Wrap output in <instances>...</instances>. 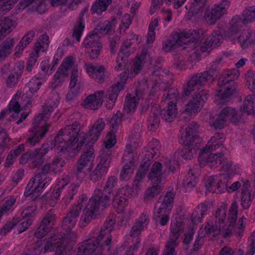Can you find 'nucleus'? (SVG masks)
<instances>
[{
	"instance_id": "680f3d73",
	"label": "nucleus",
	"mask_w": 255,
	"mask_h": 255,
	"mask_svg": "<svg viewBox=\"0 0 255 255\" xmlns=\"http://www.w3.org/2000/svg\"><path fill=\"white\" fill-rule=\"evenodd\" d=\"M242 14L245 21L249 22L255 21V5L246 7L242 11Z\"/></svg>"
},
{
	"instance_id": "69168bd1",
	"label": "nucleus",
	"mask_w": 255,
	"mask_h": 255,
	"mask_svg": "<svg viewBox=\"0 0 255 255\" xmlns=\"http://www.w3.org/2000/svg\"><path fill=\"white\" fill-rule=\"evenodd\" d=\"M245 78L248 88L255 94V71H248Z\"/></svg>"
},
{
	"instance_id": "a18cd8bd",
	"label": "nucleus",
	"mask_w": 255,
	"mask_h": 255,
	"mask_svg": "<svg viewBox=\"0 0 255 255\" xmlns=\"http://www.w3.org/2000/svg\"><path fill=\"white\" fill-rule=\"evenodd\" d=\"M227 205L223 204L216 210L213 215L214 221L222 227L224 225L227 217Z\"/></svg>"
},
{
	"instance_id": "c85d7f7f",
	"label": "nucleus",
	"mask_w": 255,
	"mask_h": 255,
	"mask_svg": "<svg viewBox=\"0 0 255 255\" xmlns=\"http://www.w3.org/2000/svg\"><path fill=\"white\" fill-rule=\"evenodd\" d=\"M223 40V36L220 31H214L207 40L204 42L205 46L200 45V51L202 52H206L211 47H216L220 45ZM197 48V47H196Z\"/></svg>"
},
{
	"instance_id": "412c9836",
	"label": "nucleus",
	"mask_w": 255,
	"mask_h": 255,
	"mask_svg": "<svg viewBox=\"0 0 255 255\" xmlns=\"http://www.w3.org/2000/svg\"><path fill=\"white\" fill-rule=\"evenodd\" d=\"M105 94V91L100 90L89 95L82 104L85 108L91 110H97L103 103V98Z\"/></svg>"
},
{
	"instance_id": "c9c22d12",
	"label": "nucleus",
	"mask_w": 255,
	"mask_h": 255,
	"mask_svg": "<svg viewBox=\"0 0 255 255\" xmlns=\"http://www.w3.org/2000/svg\"><path fill=\"white\" fill-rule=\"evenodd\" d=\"M13 38L8 37L0 44V60H4L12 52L15 44Z\"/></svg>"
},
{
	"instance_id": "a878e982",
	"label": "nucleus",
	"mask_w": 255,
	"mask_h": 255,
	"mask_svg": "<svg viewBox=\"0 0 255 255\" xmlns=\"http://www.w3.org/2000/svg\"><path fill=\"white\" fill-rule=\"evenodd\" d=\"M80 213V208L73 206L67 216L63 219L62 227L65 231H71L75 226Z\"/></svg>"
},
{
	"instance_id": "20e7f679",
	"label": "nucleus",
	"mask_w": 255,
	"mask_h": 255,
	"mask_svg": "<svg viewBox=\"0 0 255 255\" xmlns=\"http://www.w3.org/2000/svg\"><path fill=\"white\" fill-rule=\"evenodd\" d=\"M239 71L237 69L225 70L219 78L218 85L219 88L225 87V90L222 93V90H219V95L223 99H229L236 92L237 85L234 82L239 77Z\"/></svg>"
},
{
	"instance_id": "8fccbe9b",
	"label": "nucleus",
	"mask_w": 255,
	"mask_h": 255,
	"mask_svg": "<svg viewBox=\"0 0 255 255\" xmlns=\"http://www.w3.org/2000/svg\"><path fill=\"white\" fill-rule=\"evenodd\" d=\"M138 100L136 97L134 96L128 97H126L125 106L124 107V112L125 114H132L136 110L138 103Z\"/></svg>"
},
{
	"instance_id": "aec40b11",
	"label": "nucleus",
	"mask_w": 255,
	"mask_h": 255,
	"mask_svg": "<svg viewBox=\"0 0 255 255\" xmlns=\"http://www.w3.org/2000/svg\"><path fill=\"white\" fill-rule=\"evenodd\" d=\"M86 67L88 73L98 83H103L109 77V72L102 65L89 64Z\"/></svg>"
},
{
	"instance_id": "052dcab7",
	"label": "nucleus",
	"mask_w": 255,
	"mask_h": 255,
	"mask_svg": "<svg viewBox=\"0 0 255 255\" xmlns=\"http://www.w3.org/2000/svg\"><path fill=\"white\" fill-rule=\"evenodd\" d=\"M178 96V91L175 88H170L167 91H165L163 95L164 102L168 101V103L175 104Z\"/></svg>"
},
{
	"instance_id": "6e6d98bb",
	"label": "nucleus",
	"mask_w": 255,
	"mask_h": 255,
	"mask_svg": "<svg viewBox=\"0 0 255 255\" xmlns=\"http://www.w3.org/2000/svg\"><path fill=\"white\" fill-rule=\"evenodd\" d=\"M253 196L251 192H241L240 204L244 210H248L251 206L253 200Z\"/></svg>"
},
{
	"instance_id": "c03bdc74",
	"label": "nucleus",
	"mask_w": 255,
	"mask_h": 255,
	"mask_svg": "<svg viewBox=\"0 0 255 255\" xmlns=\"http://www.w3.org/2000/svg\"><path fill=\"white\" fill-rule=\"evenodd\" d=\"M112 0H97L93 4L91 10L92 14L100 15L107 10Z\"/></svg>"
},
{
	"instance_id": "2f4dec72",
	"label": "nucleus",
	"mask_w": 255,
	"mask_h": 255,
	"mask_svg": "<svg viewBox=\"0 0 255 255\" xmlns=\"http://www.w3.org/2000/svg\"><path fill=\"white\" fill-rule=\"evenodd\" d=\"M225 140L224 134L222 133L217 132L210 138L208 141V144L203 149L212 151L216 150L220 147H222V149L226 150V148L222 146V143Z\"/></svg>"
},
{
	"instance_id": "c756f323",
	"label": "nucleus",
	"mask_w": 255,
	"mask_h": 255,
	"mask_svg": "<svg viewBox=\"0 0 255 255\" xmlns=\"http://www.w3.org/2000/svg\"><path fill=\"white\" fill-rule=\"evenodd\" d=\"M219 114L221 117L226 120V122L237 123L240 119L237 111L229 106H224L221 107Z\"/></svg>"
},
{
	"instance_id": "ddd939ff",
	"label": "nucleus",
	"mask_w": 255,
	"mask_h": 255,
	"mask_svg": "<svg viewBox=\"0 0 255 255\" xmlns=\"http://www.w3.org/2000/svg\"><path fill=\"white\" fill-rule=\"evenodd\" d=\"M33 128L31 133L27 139L26 144L32 146H35L36 143L39 142L40 140L43 138L48 131L46 126H45V122L41 121L36 122L35 118L33 122Z\"/></svg>"
},
{
	"instance_id": "f03ea898",
	"label": "nucleus",
	"mask_w": 255,
	"mask_h": 255,
	"mask_svg": "<svg viewBox=\"0 0 255 255\" xmlns=\"http://www.w3.org/2000/svg\"><path fill=\"white\" fill-rule=\"evenodd\" d=\"M110 199L108 195H103L101 189H96L81 217V225L85 226L92 220L95 219L98 214L100 204L104 207H108L110 205Z\"/></svg>"
},
{
	"instance_id": "7c9ffc66",
	"label": "nucleus",
	"mask_w": 255,
	"mask_h": 255,
	"mask_svg": "<svg viewBox=\"0 0 255 255\" xmlns=\"http://www.w3.org/2000/svg\"><path fill=\"white\" fill-rule=\"evenodd\" d=\"M131 190L130 188L120 189L114 195L113 198V203L114 207H122L131 195Z\"/></svg>"
},
{
	"instance_id": "4468645a",
	"label": "nucleus",
	"mask_w": 255,
	"mask_h": 255,
	"mask_svg": "<svg viewBox=\"0 0 255 255\" xmlns=\"http://www.w3.org/2000/svg\"><path fill=\"white\" fill-rule=\"evenodd\" d=\"M227 176L223 175L212 176L207 178L205 186L207 190L212 193H223L228 185V181L225 179Z\"/></svg>"
},
{
	"instance_id": "39448f33",
	"label": "nucleus",
	"mask_w": 255,
	"mask_h": 255,
	"mask_svg": "<svg viewBox=\"0 0 255 255\" xmlns=\"http://www.w3.org/2000/svg\"><path fill=\"white\" fill-rule=\"evenodd\" d=\"M105 127V123L103 119H98L92 126L88 134L85 132L79 133L78 140L79 143L77 144L76 149L80 150L83 147H86L87 144L93 143L96 141Z\"/></svg>"
},
{
	"instance_id": "774afa93",
	"label": "nucleus",
	"mask_w": 255,
	"mask_h": 255,
	"mask_svg": "<svg viewBox=\"0 0 255 255\" xmlns=\"http://www.w3.org/2000/svg\"><path fill=\"white\" fill-rule=\"evenodd\" d=\"M55 255H70V250L69 248L65 246L61 240L57 241V244L56 249L54 250Z\"/></svg>"
},
{
	"instance_id": "cd10ccee",
	"label": "nucleus",
	"mask_w": 255,
	"mask_h": 255,
	"mask_svg": "<svg viewBox=\"0 0 255 255\" xmlns=\"http://www.w3.org/2000/svg\"><path fill=\"white\" fill-rule=\"evenodd\" d=\"M29 6L39 13H43L47 9L45 0H21L17 7L18 9L22 10Z\"/></svg>"
},
{
	"instance_id": "f8f14e48",
	"label": "nucleus",
	"mask_w": 255,
	"mask_h": 255,
	"mask_svg": "<svg viewBox=\"0 0 255 255\" xmlns=\"http://www.w3.org/2000/svg\"><path fill=\"white\" fill-rule=\"evenodd\" d=\"M149 223V214L147 212H143L136 220L131 228L129 235L131 237L136 238L134 243L133 250H137L140 244L138 236L146 228Z\"/></svg>"
},
{
	"instance_id": "393cba45",
	"label": "nucleus",
	"mask_w": 255,
	"mask_h": 255,
	"mask_svg": "<svg viewBox=\"0 0 255 255\" xmlns=\"http://www.w3.org/2000/svg\"><path fill=\"white\" fill-rule=\"evenodd\" d=\"M33 221V219H26L20 224H17L19 222V220L18 219L14 218L10 222L6 224L0 230V235H5L7 232L10 231L16 225H17L18 233L20 234L28 228V227L32 224Z\"/></svg>"
},
{
	"instance_id": "ea45409f",
	"label": "nucleus",
	"mask_w": 255,
	"mask_h": 255,
	"mask_svg": "<svg viewBox=\"0 0 255 255\" xmlns=\"http://www.w3.org/2000/svg\"><path fill=\"white\" fill-rule=\"evenodd\" d=\"M145 55L146 53L142 52V54L130 64V67L128 69L130 73V79L133 78L142 69L144 64L143 60Z\"/></svg>"
},
{
	"instance_id": "b1692460",
	"label": "nucleus",
	"mask_w": 255,
	"mask_h": 255,
	"mask_svg": "<svg viewBox=\"0 0 255 255\" xmlns=\"http://www.w3.org/2000/svg\"><path fill=\"white\" fill-rule=\"evenodd\" d=\"M49 147L48 144H43L39 148L35 149L30 152V168H35L41 165L45 160L44 156L48 152Z\"/></svg>"
},
{
	"instance_id": "603ef678",
	"label": "nucleus",
	"mask_w": 255,
	"mask_h": 255,
	"mask_svg": "<svg viewBox=\"0 0 255 255\" xmlns=\"http://www.w3.org/2000/svg\"><path fill=\"white\" fill-rule=\"evenodd\" d=\"M135 97L141 99L147 93L148 85L145 80H142L135 83Z\"/></svg>"
},
{
	"instance_id": "473e14b6",
	"label": "nucleus",
	"mask_w": 255,
	"mask_h": 255,
	"mask_svg": "<svg viewBox=\"0 0 255 255\" xmlns=\"http://www.w3.org/2000/svg\"><path fill=\"white\" fill-rule=\"evenodd\" d=\"M16 25V21L9 17L0 20V40L10 33Z\"/></svg>"
},
{
	"instance_id": "f257e3e1",
	"label": "nucleus",
	"mask_w": 255,
	"mask_h": 255,
	"mask_svg": "<svg viewBox=\"0 0 255 255\" xmlns=\"http://www.w3.org/2000/svg\"><path fill=\"white\" fill-rule=\"evenodd\" d=\"M80 126L79 122H75L72 125H67L63 129H61L51 143L58 153L64 152L67 150L70 144L79 143V132Z\"/></svg>"
},
{
	"instance_id": "4c0bfd02",
	"label": "nucleus",
	"mask_w": 255,
	"mask_h": 255,
	"mask_svg": "<svg viewBox=\"0 0 255 255\" xmlns=\"http://www.w3.org/2000/svg\"><path fill=\"white\" fill-rule=\"evenodd\" d=\"M177 114L176 105L169 103H168L167 106L160 112L162 119L167 122H172L176 118Z\"/></svg>"
},
{
	"instance_id": "49530a36",
	"label": "nucleus",
	"mask_w": 255,
	"mask_h": 255,
	"mask_svg": "<svg viewBox=\"0 0 255 255\" xmlns=\"http://www.w3.org/2000/svg\"><path fill=\"white\" fill-rule=\"evenodd\" d=\"M222 227L220 225L213 220L207 222L204 226V231L206 235H212L215 236L221 233Z\"/></svg>"
},
{
	"instance_id": "e433bc0d",
	"label": "nucleus",
	"mask_w": 255,
	"mask_h": 255,
	"mask_svg": "<svg viewBox=\"0 0 255 255\" xmlns=\"http://www.w3.org/2000/svg\"><path fill=\"white\" fill-rule=\"evenodd\" d=\"M163 173L162 164L159 162H155L152 165L148 177L152 182L156 183L160 181Z\"/></svg>"
},
{
	"instance_id": "bb28decb",
	"label": "nucleus",
	"mask_w": 255,
	"mask_h": 255,
	"mask_svg": "<svg viewBox=\"0 0 255 255\" xmlns=\"http://www.w3.org/2000/svg\"><path fill=\"white\" fill-rule=\"evenodd\" d=\"M78 74V68L76 67H74L72 71L70 78L69 84L70 90L66 96L67 100L69 101L73 100L82 90V88L80 86V84L77 83Z\"/></svg>"
},
{
	"instance_id": "72a5a7b5",
	"label": "nucleus",
	"mask_w": 255,
	"mask_h": 255,
	"mask_svg": "<svg viewBox=\"0 0 255 255\" xmlns=\"http://www.w3.org/2000/svg\"><path fill=\"white\" fill-rule=\"evenodd\" d=\"M23 68L24 65L23 63H18L15 65L13 71L10 73L6 81L8 87L11 88L16 85Z\"/></svg>"
},
{
	"instance_id": "9b49d317",
	"label": "nucleus",
	"mask_w": 255,
	"mask_h": 255,
	"mask_svg": "<svg viewBox=\"0 0 255 255\" xmlns=\"http://www.w3.org/2000/svg\"><path fill=\"white\" fill-rule=\"evenodd\" d=\"M181 222H172L169 238L165 245L163 255H176L175 249L179 244L178 239L181 230Z\"/></svg>"
},
{
	"instance_id": "6e6552de",
	"label": "nucleus",
	"mask_w": 255,
	"mask_h": 255,
	"mask_svg": "<svg viewBox=\"0 0 255 255\" xmlns=\"http://www.w3.org/2000/svg\"><path fill=\"white\" fill-rule=\"evenodd\" d=\"M111 154L112 151L108 150L103 151L100 154L99 163L90 175V179L93 182L99 181L107 172Z\"/></svg>"
},
{
	"instance_id": "4d7b16f0",
	"label": "nucleus",
	"mask_w": 255,
	"mask_h": 255,
	"mask_svg": "<svg viewBox=\"0 0 255 255\" xmlns=\"http://www.w3.org/2000/svg\"><path fill=\"white\" fill-rule=\"evenodd\" d=\"M52 170V172L54 174L57 173L62 170V168L65 166L66 162L62 158L56 156L52 160L51 162L49 163Z\"/></svg>"
},
{
	"instance_id": "5701e85b",
	"label": "nucleus",
	"mask_w": 255,
	"mask_h": 255,
	"mask_svg": "<svg viewBox=\"0 0 255 255\" xmlns=\"http://www.w3.org/2000/svg\"><path fill=\"white\" fill-rule=\"evenodd\" d=\"M199 127L197 124L194 122L189 123L187 128L183 131H181L180 134V141L186 144L190 142H195L198 138L197 133L198 132Z\"/></svg>"
},
{
	"instance_id": "7ed1b4c3",
	"label": "nucleus",
	"mask_w": 255,
	"mask_h": 255,
	"mask_svg": "<svg viewBox=\"0 0 255 255\" xmlns=\"http://www.w3.org/2000/svg\"><path fill=\"white\" fill-rule=\"evenodd\" d=\"M174 194L168 192L161 196L158 199L154 210L153 219L162 226L165 225L169 221V214L173 204Z\"/></svg>"
},
{
	"instance_id": "de8ad7c7",
	"label": "nucleus",
	"mask_w": 255,
	"mask_h": 255,
	"mask_svg": "<svg viewBox=\"0 0 255 255\" xmlns=\"http://www.w3.org/2000/svg\"><path fill=\"white\" fill-rule=\"evenodd\" d=\"M50 172H52V168L49 163L45 164L41 168L40 172L37 173L33 178H32L27 184V189L32 188L33 185V181L38 180L40 181L42 178L43 176H47V174Z\"/></svg>"
},
{
	"instance_id": "79ce46f5",
	"label": "nucleus",
	"mask_w": 255,
	"mask_h": 255,
	"mask_svg": "<svg viewBox=\"0 0 255 255\" xmlns=\"http://www.w3.org/2000/svg\"><path fill=\"white\" fill-rule=\"evenodd\" d=\"M100 37L98 34L92 31L85 38L83 44L87 49H92L98 46L102 45L99 41Z\"/></svg>"
},
{
	"instance_id": "5fc2aeb1",
	"label": "nucleus",
	"mask_w": 255,
	"mask_h": 255,
	"mask_svg": "<svg viewBox=\"0 0 255 255\" xmlns=\"http://www.w3.org/2000/svg\"><path fill=\"white\" fill-rule=\"evenodd\" d=\"M21 92H17L14 97V98L10 102L8 105V112H14L15 114H18L20 111V103L22 100L20 97Z\"/></svg>"
},
{
	"instance_id": "f704fd0d",
	"label": "nucleus",
	"mask_w": 255,
	"mask_h": 255,
	"mask_svg": "<svg viewBox=\"0 0 255 255\" xmlns=\"http://www.w3.org/2000/svg\"><path fill=\"white\" fill-rule=\"evenodd\" d=\"M179 142L181 144L184 145L183 148L180 151L176 152L175 155H180L184 159L186 160H191L196 152V143L195 142H190L189 144L184 143L180 141Z\"/></svg>"
},
{
	"instance_id": "37998d69",
	"label": "nucleus",
	"mask_w": 255,
	"mask_h": 255,
	"mask_svg": "<svg viewBox=\"0 0 255 255\" xmlns=\"http://www.w3.org/2000/svg\"><path fill=\"white\" fill-rule=\"evenodd\" d=\"M35 35L34 30L27 32L15 47L16 53H21L23 49L33 40Z\"/></svg>"
},
{
	"instance_id": "e2e57ef3",
	"label": "nucleus",
	"mask_w": 255,
	"mask_h": 255,
	"mask_svg": "<svg viewBox=\"0 0 255 255\" xmlns=\"http://www.w3.org/2000/svg\"><path fill=\"white\" fill-rule=\"evenodd\" d=\"M94 159V149L92 147H90L86 152H84L79 159V162L83 163L88 166L91 163Z\"/></svg>"
},
{
	"instance_id": "f3484780",
	"label": "nucleus",
	"mask_w": 255,
	"mask_h": 255,
	"mask_svg": "<svg viewBox=\"0 0 255 255\" xmlns=\"http://www.w3.org/2000/svg\"><path fill=\"white\" fill-rule=\"evenodd\" d=\"M60 97L57 93H52L43 107L42 113L35 117L36 122L42 121L45 122L50 116L51 113L56 108L59 103Z\"/></svg>"
},
{
	"instance_id": "6ab92c4d",
	"label": "nucleus",
	"mask_w": 255,
	"mask_h": 255,
	"mask_svg": "<svg viewBox=\"0 0 255 255\" xmlns=\"http://www.w3.org/2000/svg\"><path fill=\"white\" fill-rule=\"evenodd\" d=\"M49 37L46 34L41 35L35 43L34 50L30 55L27 63L35 65L39 53L46 51L49 45Z\"/></svg>"
},
{
	"instance_id": "0e129e2a",
	"label": "nucleus",
	"mask_w": 255,
	"mask_h": 255,
	"mask_svg": "<svg viewBox=\"0 0 255 255\" xmlns=\"http://www.w3.org/2000/svg\"><path fill=\"white\" fill-rule=\"evenodd\" d=\"M158 20L157 18L153 19L150 23L148 32L147 36V42L148 43H152L155 37V32L154 29L158 26Z\"/></svg>"
},
{
	"instance_id": "4be33fe9",
	"label": "nucleus",
	"mask_w": 255,
	"mask_h": 255,
	"mask_svg": "<svg viewBox=\"0 0 255 255\" xmlns=\"http://www.w3.org/2000/svg\"><path fill=\"white\" fill-rule=\"evenodd\" d=\"M193 32L195 34L196 33V30H193L192 32L191 30L188 31H183L179 33H176L174 35V38H175L177 41V44L179 46H182L183 44H188L190 45L191 47H193L195 49V52H198L200 50V48L196 47L200 46L197 43H195L194 41L196 39L194 38Z\"/></svg>"
},
{
	"instance_id": "3c124183",
	"label": "nucleus",
	"mask_w": 255,
	"mask_h": 255,
	"mask_svg": "<svg viewBox=\"0 0 255 255\" xmlns=\"http://www.w3.org/2000/svg\"><path fill=\"white\" fill-rule=\"evenodd\" d=\"M160 124V118L157 110L153 111L147 119L148 128L150 131H155Z\"/></svg>"
},
{
	"instance_id": "423d86ee",
	"label": "nucleus",
	"mask_w": 255,
	"mask_h": 255,
	"mask_svg": "<svg viewBox=\"0 0 255 255\" xmlns=\"http://www.w3.org/2000/svg\"><path fill=\"white\" fill-rule=\"evenodd\" d=\"M215 73V71H206L194 75L187 83L183 85V94L189 96L192 92L198 89L201 86L206 84L208 81L214 79L216 76Z\"/></svg>"
},
{
	"instance_id": "a19ab883",
	"label": "nucleus",
	"mask_w": 255,
	"mask_h": 255,
	"mask_svg": "<svg viewBox=\"0 0 255 255\" xmlns=\"http://www.w3.org/2000/svg\"><path fill=\"white\" fill-rule=\"evenodd\" d=\"M152 158L151 156H148V157L143 159L142 163L140 165L135 177L134 184L136 186L144 178L145 174L150 164V159Z\"/></svg>"
},
{
	"instance_id": "a211bd4d",
	"label": "nucleus",
	"mask_w": 255,
	"mask_h": 255,
	"mask_svg": "<svg viewBox=\"0 0 255 255\" xmlns=\"http://www.w3.org/2000/svg\"><path fill=\"white\" fill-rule=\"evenodd\" d=\"M51 180L52 178L49 176H43L42 178L40 180V181L34 180L32 188H30L28 190V189H27V185L26 186L24 191V195L25 196L32 195V197H37L39 196L43 189L50 187Z\"/></svg>"
},
{
	"instance_id": "864d4df0",
	"label": "nucleus",
	"mask_w": 255,
	"mask_h": 255,
	"mask_svg": "<svg viewBox=\"0 0 255 255\" xmlns=\"http://www.w3.org/2000/svg\"><path fill=\"white\" fill-rule=\"evenodd\" d=\"M244 110L248 114H254L255 113V96H247L244 102Z\"/></svg>"
},
{
	"instance_id": "bf43d9fd",
	"label": "nucleus",
	"mask_w": 255,
	"mask_h": 255,
	"mask_svg": "<svg viewBox=\"0 0 255 255\" xmlns=\"http://www.w3.org/2000/svg\"><path fill=\"white\" fill-rule=\"evenodd\" d=\"M111 28V23L109 21H105L100 22L97 26L92 30L100 37L101 35L107 33Z\"/></svg>"
},
{
	"instance_id": "13d9d810",
	"label": "nucleus",
	"mask_w": 255,
	"mask_h": 255,
	"mask_svg": "<svg viewBox=\"0 0 255 255\" xmlns=\"http://www.w3.org/2000/svg\"><path fill=\"white\" fill-rule=\"evenodd\" d=\"M207 0H193L189 7L190 11L195 15H198L202 12Z\"/></svg>"
},
{
	"instance_id": "338daca9",
	"label": "nucleus",
	"mask_w": 255,
	"mask_h": 255,
	"mask_svg": "<svg viewBox=\"0 0 255 255\" xmlns=\"http://www.w3.org/2000/svg\"><path fill=\"white\" fill-rule=\"evenodd\" d=\"M161 188L158 185H153L148 187L145 191L144 198L150 199L157 196L161 192Z\"/></svg>"
},
{
	"instance_id": "9d476101",
	"label": "nucleus",
	"mask_w": 255,
	"mask_h": 255,
	"mask_svg": "<svg viewBox=\"0 0 255 255\" xmlns=\"http://www.w3.org/2000/svg\"><path fill=\"white\" fill-rule=\"evenodd\" d=\"M210 152V150L204 149L201 150L198 157L200 165L207 164L211 168H216L225 161L224 150L215 154H209Z\"/></svg>"
},
{
	"instance_id": "58836bf2",
	"label": "nucleus",
	"mask_w": 255,
	"mask_h": 255,
	"mask_svg": "<svg viewBox=\"0 0 255 255\" xmlns=\"http://www.w3.org/2000/svg\"><path fill=\"white\" fill-rule=\"evenodd\" d=\"M198 182L197 174L190 169L183 181V187L185 191H190L195 187Z\"/></svg>"
},
{
	"instance_id": "1a4fd4ad",
	"label": "nucleus",
	"mask_w": 255,
	"mask_h": 255,
	"mask_svg": "<svg viewBox=\"0 0 255 255\" xmlns=\"http://www.w3.org/2000/svg\"><path fill=\"white\" fill-rule=\"evenodd\" d=\"M230 2L228 0H222L218 4L214 5L211 9H206L204 19L209 24H214L223 15L226 13Z\"/></svg>"
},
{
	"instance_id": "09e8293b",
	"label": "nucleus",
	"mask_w": 255,
	"mask_h": 255,
	"mask_svg": "<svg viewBox=\"0 0 255 255\" xmlns=\"http://www.w3.org/2000/svg\"><path fill=\"white\" fill-rule=\"evenodd\" d=\"M117 178L115 176H111L108 178L102 191L103 195L114 193L117 187Z\"/></svg>"
},
{
	"instance_id": "dca6fc26",
	"label": "nucleus",
	"mask_w": 255,
	"mask_h": 255,
	"mask_svg": "<svg viewBox=\"0 0 255 255\" xmlns=\"http://www.w3.org/2000/svg\"><path fill=\"white\" fill-rule=\"evenodd\" d=\"M56 216L51 211L47 212L43 216L40 225L36 230L34 236L39 239L45 236L52 228Z\"/></svg>"
},
{
	"instance_id": "2eb2a0df",
	"label": "nucleus",
	"mask_w": 255,
	"mask_h": 255,
	"mask_svg": "<svg viewBox=\"0 0 255 255\" xmlns=\"http://www.w3.org/2000/svg\"><path fill=\"white\" fill-rule=\"evenodd\" d=\"M74 59L72 56L67 57L62 62L60 67L54 75V88L59 86L64 80V78L68 75L69 71L73 66Z\"/></svg>"
},
{
	"instance_id": "0eeeda50",
	"label": "nucleus",
	"mask_w": 255,
	"mask_h": 255,
	"mask_svg": "<svg viewBox=\"0 0 255 255\" xmlns=\"http://www.w3.org/2000/svg\"><path fill=\"white\" fill-rule=\"evenodd\" d=\"M238 213V205L236 200H234L231 204L229 209V214L227 218V223L230 227H232L233 232L236 236L240 237L244 232L246 226V218L243 216L239 219L236 223Z\"/></svg>"
}]
</instances>
